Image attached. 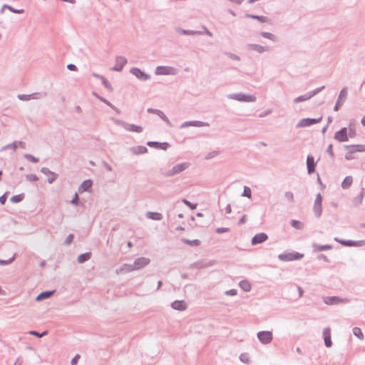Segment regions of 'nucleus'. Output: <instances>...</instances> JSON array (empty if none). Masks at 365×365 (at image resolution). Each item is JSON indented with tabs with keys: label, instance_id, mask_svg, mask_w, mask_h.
<instances>
[{
	"label": "nucleus",
	"instance_id": "cd10ccee",
	"mask_svg": "<svg viewBox=\"0 0 365 365\" xmlns=\"http://www.w3.org/2000/svg\"><path fill=\"white\" fill-rule=\"evenodd\" d=\"M125 130L130 132L141 133L143 128L140 125L126 123Z\"/></svg>",
	"mask_w": 365,
	"mask_h": 365
},
{
	"label": "nucleus",
	"instance_id": "de8ad7c7",
	"mask_svg": "<svg viewBox=\"0 0 365 365\" xmlns=\"http://www.w3.org/2000/svg\"><path fill=\"white\" fill-rule=\"evenodd\" d=\"M290 225L292 227L299 230L302 229L303 227V224L301 222L296 220H292L290 222Z\"/></svg>",
	"mask_w": 365,
	"mask_h": 365
},
{
	"label": "nucleus",
	"instance_id": "e2e57ef3",
	"mask_svg": "<svg viewBox=\"0 0 365 365\" xmlns=\"http://www.w3.org/2000/svg\"><path fill=\"white\" fill-rule=\"evenodd\" d=\"M218 151H212V152H210L208 153L206 156H205V158L207 160H209V159H211V158H213L215 157H216L217 155H218Z\"/></svg>",
	"mask_w": 365,
	"mask_h": 365
},
{
	"label": "nucleus",
	"instance_id": "338daca9",
	"mask_svg": "<svg viewBox=\"0 0 365 365\" xmlns=\"http://www.w3.org/2000/svg\"><path fill=\"white\" fill-rule=\"evenodd\" d=\"M225 294L228 296H235L237 294V291L235 289H231L229 290H227Z\"/></svg>",
	"mask_w": 365,
	"mask_h": 365
},
{
	"label": "nucleus",
	"instance_id": "6e6552de",
	"mask_svg": "<svg viewBox=\"0 0 365 365\" xmlns=\"http://www.w3.org/2000/svg\"><path fill=\"white\" fill-rule=\"evenodd\" d=\"M130 73L134 75L138 79L142 81H146L150 78V76L138 68H132Z\"/></svg>",
	"mask_w": 365,
	"mask_h": 365
},
{
	"label": "nucleus",
	"instance_id": "e433bc0d",
	"mask_svg": "<svg viewBox=\"0 0 365 365\" xmlns=\"http://www.w3.org/2000/svg\"><path fill=\"white\" fill-rule=\"evenodd\" d=\"M260 35L263 37V38H267V39H269L274 42H277V37L272 34V33H269V32H266V31H262L260 33Z\"/></svg>",
	"mask_w": 365,
	"mask_h": 365
},
{
	"label": "nucleus",
	"instance_id": "864d4df0",
	"mask_svg": "<svg viewBox=\"0 0 365 365\" xmlns=\"http://www.w3.org/2000/svg\"><path fill=\"white\" fill-rule=\"evenodd\" d=\"M24 157L27 159L28 160L32 162V163H36L38 162H39V159L31 154H24Z\"/></svg>",
	"mask_w": 365,
	"mask_h": 365
},
{
	"label": "nucleus",
	"instance_id": "dca6fc26",
	"mask_svg": "<svg viewBox=\"0 0 365 365\" xmlns=\"http://www.w3.org/2000/svg\"><path fill=\"white\" fill-rule=\"evenodd\" d=\"M268 239V236L266 233L261 232L255 235L252 238V244L256 245L265 242Z\"/></svg>",
	"mask_w": 365,
	"mask_h": 365
},
{
	"label": "nucleus",
	"instance_id": "412c9836",
	"mask_svg": "<svg viewBox=\"0 0 365 365\" xmlns=\"http://www.w3.org/2000/svg\"><path fill=\"white\" fill-rule=\"evenodd\" d=\"M247 48L249 50L255 51L259 53H262L268 51V48L267 46H263L256 43H249L247 45Z\"/></svg>",
	"mask_w": 365,
	"mask_h": 365
},
{
	"label": "nucleus",
	"instance_id": "c9c22d12",
	"mask_svg": "<svg viewBox=\"0 0 365 365\" xmlns=\"http://www.w3.org/2000/svg\"><path fill=\"white\" fill-rule=\"evenodd\" d=\"M39 95L38 93H35L31 95L19 94L18 98L21 101H29L31 99L38 98L36 96Z\"/></svg>",
	"mask_w": 365,
	"mask_h": 365
},
{
	"label": "nucleus",
	"instance_id": "58836bf2",
	"mask_svg": "<svg viewBox=\"0 0 365 365\" xmlns=\"http://www.w3.org/2000/svg\"><path fill=\"white\" fill-rule=\"evenodd\" d=\"M24 194L21 193L19 195L12 196L10 199V201L13 203H19L24 199Z\"/></svg>",
	"mask_w": 365,
	"mask_h": 365
},
{
	"label": "nucleus",
	"instance_id": "7c9ffc66",
	"mask_svg": "<svg viewBox=\"0 0 365 365\" xmlns=\"http://www.w3.org/2000/svg\"><path fill=\"white\" fill-rule=\"evenodd\" d=\"M313 248H314V251H315V252H321V251L331 250L332 245H320L314 243V244H313Z\"/></svg>",
	"mask_w": 365,
	"mask_h": 365
},
{
	"label": "nucleus",
	"instance_id": "1a4fd4ad",
	"mask_svg": "<svg viewBox=\"0 0 365 365\" xmlns=\"http://www.w3.org/2000/svg\"><path fill=\"white\" fill-rule=\"evenodd\" d=\"M347 96V88H343L340 91V93L338 97V100L336 101L335 106L334 107V111H338L340 107L342 106L343 103L345 101Z\"/></svg>",
	"mask_w": 365,
	"mask_h": 365
},
{
	"label": "nucleus",
	"instance_id": "09e8293b",
	"mask_svg": "<svg viewBox=\"0 0 365 365\" xmlns=\"http://www.w3.org/2000/svg\"><path fill=\"white\" fill-rule=\"evenodd\" d=\"M324 88H325L324 86H322L319 88H317L314 89L313 91L308 92L309 96H310V98H312L313 96H314L315 95L318 94L319 92L323 91L324 89Z\"/></svg>",
	"mask_w": 365,
	"mask_h": 365
},
{
	"label": "nucleus",
	"instance_id": "423d86ee",
	"mask_svg": "<svg viewBox=\"0 0 365 365\" xmlns=\"http://www.w3.org/2000/svg\"><path fill=\"white\" fill-rule=\"evenodd\" d=\"M322 119V117L318 118H303L301 119L297 124V128H305L319 123Z\"/></svg>",
	"mask_w": 365,
	"mask_h": 365
},
{
	"label": "nucleus",
	"instance_id": "052dcab7",
	"mask_svg": "<svg viewBox=\"0 0 365 365\" xmlns=\"http://www.w3.org/2000/svg\"><path fill=\"white\" fill-rule=\"evenodd\" d=\"M57 178H58V175L56 173H53L51 175H48L47 182L49 184H51L57 179Z\"/></svg>",
	"mask_w": 365,
	"mask_h": 365
},
{
	"label": "nucleus",
	"instance_id": "2eb2a0df",
	"mask_svg": "<svg viewBox=\"0 0 365 365\" xmlns=\"http://www.w3.org/2000/svg\"><path fill=\"white\" fill-rule=\"evenodd\" d=\"M127 62V59L125 57L121 56H117L115 58V64L112 70L115 71H121Z\"/></svg>",
	"mask_w": 365,
	"mask_h": 365
},
{
	"label": "nucleus",
	"instance_id": "72a5a7b5",
	"mask_svg": "<svg viewBox=\"0 0 365 365\" xmlns=\"http://www.w3.org/2000/svg\"><path fill=\"white\" fill-rule=\"evenodd\" d=\"M344 148L346 150H349V148H354V151L365 152V145H344Z\"/></svg>",
	"mask_w": 365,
	"mask_h": 365
},
{
	"label": "nucleus",
	"instance_id": "bb28decb",
	"mask_svg": "<svg viewBox=\"0 0 365 365\" xmlns=\"http://www.w3.org/2000/svg\"><path fill=\"white\" fill-rule=\"evenodd\" d=\"M55 292L56 290L42 292L36 297V301L40 302L48 299Z\"/></svg>",
	"mask_w": 365,
	"mask_h": 365
},
{
	"label": "nucleus",
	"instance_id": "f03ea898",
	"mask_svg": "<svg viewBox=\"0 0 365 365\" xmlns=\"http://www.w3.org/2000/svg\"><path fill=\"white\" fill-rule=\"evenodd\" d=\"M190 165V164L188 162L178 163L174 165L170 170L165 173H163L162 174L165 177H172L187 169Z\"/></svg>",
	"mask_w": 365,
	"mask_h": 365
},
{
	"label": "nucleus",
	"instance_id": "8fccbe9b",
	"mask_svg": "<svg viewBox=\"0 0 365 365\" xmlns=\"http://www.w3.org/2000/svg\"><path fill=\"white\" fill-rule=\"evenodd\" d=\"M101 82H102V84L104 86V87L108 91H113V87H112L111 84L108 82V81L105 77H103L101 79Z\"/></svg>",
	"mask_w": 365,
	"mask_h": 365
},
{
	"label": "nucleus",
	"instance_id": "0eeeda50",
	"mask_svg": "<svg viewBox=\"0 0 365 365\" xmlns=\"http://www.w3.org/2000/svg\"><path fill=\"white\" fill-rule=\"evenodd\" d=\"M156 75H175L176 69L171 66H158L155 68Z\"/></svg>",
	"mask_w": 365,
	"mask_h": 365
},
{
	"label": "nucleus",
	"instance_id": "f257e3e1",
	"mask_svg": "<svg viewBox=\"0 0 365 365\" xmlns=\"http://www.w3.org/2000/svg\"><path fill=\"white\" fill-rule=\"evenodd\" d=\"M227 98L240 101V102H255L256 97L253 95L245 94L243 93H230L227 95Z\"/></svg>",
	"mask_w": 365,
	"mask_h": 365
},
{
	"label": "nucleus",
	"instance_id": "a878e982",
	"mask_svg": "<svg viewBox=\"0 0 365 365\" xmlns=\"http://www.w3.org/2000/svg\"><path fill=\"white\" fill-rule=\"evenodd\" d=\"M176 32L181 35H202L203 31H193V30H185L181 28H177Z\"/></svg>",
	"mask_w": 365,
	"mask_h": 365
},
{
	"label": "nucleus",
	"instance_id": "5701e85b",
	"mask_svg": "<svg viewBox=\"0 0 365 365\" xmlns=\"http://www.w3.org/2000/svg\"><path fill=\"white\" fill-rule=\"evenodd\" d=\"M93 182L91 180H85L79 186L78 191L80 192H90L92 187Z\"/></svg>",
	"mask_w": 365,
	"mask_h": 365
},
{
	"label": "nucleus",
	"instance_id": "20e7f679",
	"mask_svg": "<svg viewBox=\"0 0 365 365\" xmlns=\"http://www.w3.org/2000/svg\"><path fill=\"white\" fill-rule=\"evenodd\" d=\"M313 211L317 218L321 217L322 212V196L320 193H318L316 196L313 206Z\"/></svg>",
	"mask_w": 365,
	"mask_h": 365
},
{
	"label": "nucleus",
	"instance_id": "774afa93",
	"mask_svg": "<svg viewBox=\"0 0 365 365\" xmlns=\"http://www.w3.org/2000/svg\"><path fill=\"white\" fill-rule=\"evenodd\" d=\"M79 354H76L75 356L71 359V365H77L78 361L80 359Z\"/></svg>",
	"mask_w": 365,
	"mask_h": 365
},
{
	"label": "nucleus",
	"instance_id": "13d9d810",
	"mask_svg": "<svg viewBox=\"0 0 365 365\" xmlns=\"http://www.w3.org/2000/svg\"><path fill=\"white\" fill-rule=\"evenodd\" d=\"M111 119L116 125L122 126L125 129L126 122H124L120 119H116V118H111Z\"/></svg>",
	"mask_w": 365,
	"mask_h": 365
},
{
	"label": "nucleus",
	"instance_id": "f3484780",
	"mask_svg": "<svg viewBox=\"0 0 365 365\" xmlns=\"http://www.w3.org/2000/svg\"><path fill=\"white\" fill-rule=\"evenodd\" d=\"M147 145L150 148H155L156 149H161L163 150H166L170 147V144L167 142L160 143L157 141H148Z\"/></svg>",
	"mask_w": 365,
	"mask_h": 365
},
{
	"label": "nucleus",
	"instance_id": "f8f14e48",
	"mask_svg": "<svg viewBox=\"0 0 365 365\" xmlns=\"http://www.w3.org/2000/svg\"><path fill=\"white\" fill-rule=\"evenodd\" d=\"M334 138L339 142H346L349 140L348 130L346 128H342L335 133Z\"/></svg>",
	"mask_w": 365,
	"mask_h": 365
},
{
	"label": "nucleus",
	"instance_id": "9d476101",
	"mask_svg": "<svg viewBox=\"0 0 365 365\" xmlns=\"http://www.w3.org/2000/svg\"><path fill=\"white\" fill-rule=\"evenodd\" d=\"M347 299H342L339 297L334 296V297H327L324 299V302L328 305H335L339 304L343 302H347Z\"/></svg>",
	"mask_w": 365,
	"mask_h": 365
},
{
	"label": "nucleus",
	"instance_id": "6e6d98bb",
	"mask_svg": "<svg viewBox=\"0 0 365 365\" xmlns=\"http://www.w3.org/2000/svg\"><path fill=\"white\" fill-rule=\"evenodd\" d=\"M182 202L185 205H187L188 207H190L191 210H195L196 209L197 205V204H193L192 202H190V201H188L186 199H182Z\"/></svg>",
	"mask_w": 365,
	"mask_h": 365
},
{
	"label": "nucleus",
	"instance_id": "393cba45",
	"mask_svg": "<svg viewBox=\"0 0 365 365\" xmlns=\"http://www.w3.org/2000/svg\"><path fill=\"white\" fill-rule=\"evenodd\" d=\"M135 270L133 264H123L119 269L116 270L117 274H124Z\"/></svg>",
	"mask_w": 365,
	"mask_h": 365
},
{
	"label": "nucleus",
	"instance_id": "4be33fe9",
	"mask_svg": "<svg viewBox=\"0 0 365 365\" xmlns=\"http://www.w3.org/2000/svg\"><path fill=\"white\" fill-rule=\"evenodd\" d=\"M323 336L324 340V344L327 347H331L332 345V341L331 339V329L329 327H327L323 331Z\"/></svg>",
	"mask_w": 365,
	"mask_h": 365
},
{
	"label": "nucleus",
	"instance_id": "0e129e2a",
	"mask_svg": "<svg viewBox=\"0 0 365 365\" xmlns=\"http://www.w3.org/2000/svg\"><path fill=\"white\" fill-rule=\"evenodd\" d=\"M229 58H230L232 60H235V61H240V57L235 53H230V52H227L225 53Z\"/></svg>",
	"mask_w": 365,
	"mask_h": 365
},
{
	"label": "nucleus",
	"instance_id": "7ed1b4c3",
	"mask_svg": "<svg viewBox=\"0 0 365 365\" xmlns=\"http://www.w3.org/2000/svg\"><path fill=\"white\" fill-rule=\"evenodd\" d=\"M304 257V254L299 253L295 251L283 252L278 255V259L280 261L289 262L300 259Z\"/></svg>",
	"mask_w": 365,
	"mask_h": 365
},
{
	"label": "nucleus",
	"instance_id": "c03bdc74",
	"mask_svg": "<svg viewBox=\"0 0 365 365\" xmlns=\"http://www.w3.org/2000/svg\"><path fill=\"white\" fill-rule=\"evenodd\" d=\"M353 334H354V336H356L359 339H364V334H363L361 329L359 328V327H354L353 329Z\"/></svg>",
	"mask_w": 365,
	"mask_h": 365
},
{
	"label": "nucleus",
	"instance_id": "c85d7f7f",
	"mask_svg": "<svg viewBox=\"0 0 365 365\" xmlns=\"http://www.w3.org/2000/svg\"><path fill=\"white\" fill-rule=\"evenodd\" d=\"M93 96H96L98 99H99L101 101L103 102L104 103H106L107 106H108L109 107H110L113 110H114L117 113H120V110L115 107L113 104H112L110 101H108L107 99H106L105 98L98 95L97 93H93Z\"/></svg>",
	"mask_w": 365,
	"mask_h": 365
},
{
	"label": "nucleus",
	"instance_id": "79ce46f5",
	"mask_svg": "<svg viewBox=\"0 0 365 365\" xmlns=\"http://www.w3.org/2000/svg\"><path fill=\"white\" fill-rule=\"evenodd\" d=\"M364 191L365 190L362 188L361 192L354 199V203L355 204V205H358L362 202Z\"/></svg>",
	"mask_w": 365,
	"mask_h": 365
},
{
	"label": "nucleus",
	"instance_id": "a211bd4d",
	"mask_svg": "<svg viewBox=\"0 0 365 365\" xmlns=\"http://www.w3.org/2000/svg\"><path fill=\"white\" fill-rule=\"evenodd\" d=\"M147 111L149 113L156 114V115H158L168 125H170V120L168 118V117L164 114V113L162 110L150 108H148Z\"/></svg>",
	"mask_w": 365,
	"mask_h": 365
},
{
	"label": "nucleus",
	"instance_id": "4d7b16f0",
	"mask_svg": "<svg viewBox=\"0 0 365 365\" xmlns=\"http://www.w3.org/2000/svg\"><path fill=\"white\" fill-rule=\"evenodd\" d=\"M25 177H26V180L30 182H35L38 180V178L35 174H26L25 175Z\"/></svg>",
	"mask_w": 365,
	"mask_h": 365
},
{
	"label": "nucleus",
	"instance_id": "680f3d73",
	"mask_svg": "<svg viewBox=\"0 0 365 365\" xmlns=\"http://www.w3.org/2000/svg\"><path fill=\"white\" fill-rule=\"evenodd\" d=\"M74 238V235L73 234H70L67 236L66 240H64V244L66 245H69L72 243Z\"/></svg>",
	"mask_w": 365,
	"mask_h": 365
},
{
	"label": "nucleus",
	"instance_id": "39448f33",
	"mask_svg": "<svg viewBox=\"0 0 365 365\" xmlns=\"http://www.w3.org/2000/svg\"><path fill=\"white\" fill-rule=\"evenodd\" d=\"M257 339L263 344H269L272 339V332L269 331H261L257 334Z\"/></svg>",
	"mask_w": 365,
	"mask_h": 365
},
{
	"label": "nucleus",
	"instance_id": "6ab92c4d",
	"mask_svg": "<svg viewBox=\"0 0 365 365\" xmlns=\"http://www.w3.org/2000/svg\"><path fill=\"white\" fill-rule=\"evenodd\" d=\"M307 166L308 174H312L315 172L316 164L314 157L311 155H307Z\"/></svg>",
	"mask_w": 365,
	"mask_h": 365
},
{
	"label": "nucleus",
	"instance_id": "37998d69",
	"mask_svg": "<svg viewBox=\"0 0 365 365\" xmlns=\"http://www.w3.org/2000/svg\"><path fill=\"white\" fill-rule=\"evenodd\" d=\"M16 254H14L11 258L9 259H0V265H8L11 264L14 259H16Z\"/></svg>",
	"mask_w": 365,
	"mask_h": 365
},
{
	"label": "nucleus",
	"instance_id": "4468645a",
	"mask_svg": "<svg viewBox=\"0 0 365 365\" xmlns=\"http://www.w3.org/2000/svg\"><path fill=\"white\" fill-rule=\"evenodd\" d=\"M189 126H195V127L209 126V123H206V122L200 121V120L185 121L180 125V128L181 129H182V128H185Z\"/></svg>",
	"mask_w": 365,
	"mask_h": 365
},
{
	"label": "nucleus",
	"instance_id": "c756f323",
	"mask_svg": "<svg viewBox=\"0 0 365 365\" xmlns=\"http://www.w3.org/2000/svg\"><path fill=\"white\" fill-rule=\"evenodd\" d=\"M245 16L247 18H250L252 19L258 20L259 21H260L262 23L269 22V19L267 16H258V15H255V14H247L245 15Z\"/></svg>",
	"mask_w": 365,
	"mask_h": 365
},
{
	"label": "nucleus",
	"instance_id": "473e14b6",
	"mask_svg": "<svg viewBox=\"0 0 365 365\" xmlns=\"http://www.w3.org/2000/svg\"><path fill=\"white\" fill-rule=\"evenodd\" d=\"M91 257V252H85V253L81 254L78 255V257L77 258V262L79 264H83V263L86 262V261H88V259H90Z\"/></svg>",
	"mask_w": 365,
	"mask_h": 365
},
{
	"label": "nucleus",
	"instance_id": "2f4dec72",
	"mask_svg": "<svg viewBox=\"0 0 365 365\" xmlns=\"http://www.w3.org/2000/svg\"><path fill=\"white\" fill-rule=\"evenodd\" d=\"M146 217L153 220H161L163 219V215L157 212H148Z\"/></svg>",
	"mask_w": 365,
	"mask_h": 365
},
{
	"label": "nucleus",
	"instance_id": "ddd939ff",
	"mask_svg": "<svg viewBox=\"0 0 365 365\" xmlns=\"http://www.w3.org/2000/svg\"><path fill=\"white\" fill-rule=\"evenodd\" d=\"M150 263V259L144 257H140L135 259L133 263V266H134L135 270L142 269L145 267Z\"/></svg>",
	"mask_w": 365,
	"mask_h": 365
},
{
	"label": "nucleus",
	"instance_id": "9b49d317",
	"mask_svg": "<svg viewBox=\"0 0 365 365\" xmlns=\"http://www.w3.org/2000/svg\"><path fill=\"white\" fill-rule=\"evenodd\" d=\"M334 240L339 242L344 246L351 247V246H362L365 245V240H359V241H353V240H339L338 237H335Z\"/></svg>",
	"mask_w": 365,
	"mask_h": 365
},
{
	"label": "nucleus",
	"instance_id": "b1692460",
	"mask_svg": "<svg viewBox=\"0 0 365 365\" xmlns=\"http://www.w3.org/2000/svg\"><path fill=\"white\" fill-rule=\"evenodd\" d=\"M129 150L133 155H140L148 153V148L143 145L131 147Z\"/></svg>",
	"mask_w": 365,
	"mask_h": 365
},
{
	"label": "nucleus",
	"instance_id": "f704fd0d",
	"mask_svg": "<svg viewBox=\"0 0 365 365\" xmlns=\"http://www.w3.org/2000/svg\"><path fill=\"white\" fill-rule=\"evenodd\" d=\"M353 182V178L351 176H346L341 182V187L343 189H348Z\"/></svg>",
	"mask_w": 365,
	"mask_h": 365
},
{
	"label": "nucleus",
	"instance_id": "603ef678",
	"mask_svg": "<svg viewBox=\"0 0 365 365\" xmlns=\"http://www.w3.org/2000/svg\"><path fill=\"white\" fill-rule=\"evenodd\" d=\"M243 197H246L247 198H251L252 197V191H251V189L247 187V186H245L244 187V189H243V192H242V195Z\"/></svg>",
	"mask_w": 365,
	"mask_h": 365
},
{
	"label": "nucleus",
	"instance_id": "a19ab883",
	"mask_svg": "<svg viewBox=\"0 0 365 365\" xmlns=\"http://www.w3.org/2000/svg\"><path fill=\"white\" fill-rule=\"evenodd\" d=\"M182 241L187 244V245H189L190 246H195V247H197L200 245V241L199 240H188V239H183Z\"/></svg>",
	"mask_w": 365,
	"mask_h": 365
},
{
	"label": "nucleus",
	"instance_id": "ea45409f",
	"mask_svg": "<svg viewBox=\"0 0 365 365\" xmlns=\"http://www.w3.org/2000/svg\"><path fill=\"white\" fill-rule=\"evenodd\" d=\"M310 96H309V93H307L304 95H302V96H299L297 98H295L294 99V103H300V102H303V101H307L309 99H310Z\"/></svg>",
	"mask_w": 365,
	"mask_h": 365
},
{
	"label": "nucleus",
	"instance_id": "aec40b11",
	"mask_svg": "<svg viewBox=\"0 0 365 365\" xmlns=\"http://www.w3.org/2000/svg\"><path fill=\"white\" fill-rule=\"evenodd\" d=\"M187 304L184 300H175L171 303V307L178 311H184L187 309Z\"/></svg>",
	"mask_w": 365,
	"mask_h": 365
},
{
	"label": "nucleus",
	"instance_id": "4c0bfd02",
	"mask_svg": "<svg viewBox=\"0 0 365 365\" xmlns=\"http://www.w3.org/2000/svg\"><path fill=\"white\" fill-rule=\"evenodd\" d=\"M239 286L245 292H249L251 289V284L247 280H242L239 283Z\"/></svg>",
	"mask_w": 365,
	"mask_h": 365
},
{
	"label": "nucleus",
	"instance_id": "a18cd8bd",
	"mask_svg": "<svg viewBox=\"0 0 365 365\" xmlns=\"http://www.w3.org/2000/svg\"><path fill=\"white\" fill-rule=\"evenodd\" d=\"M16 148H17V142L14 141L12 143H9V144L6 145L5 146H4L1 149V151L5 150H7V149H12L14 151H15L16 150Z\"/></svg>",
	"mask_w": 365,
	"mask_h": 365
},
{
	"label": "nucleus",
	"instance_id": "69168bd1",
	"mask_svg": "<svg viewBox=\"0 0 365 365\" xmlns=\"http://www.w3.org/2000/svg\"><path fill=\"white\" fill-rule=\"evenodd\" d=\"M41 172L48 176L53 173V172L51 171L48 168L46 167L41 168Z\"/></svg>",
	"mask_w": 365,
	"mask_h": 365
},
{
	"label": "nucleus",
	"instance_id": "3c124183",
	"mask_svg": "<svg viewBox=\"0 0 365 365\" xmlns=\"http://www.w3.org/2000/svg\"><path fill=\"white\" fill-rule=\"evenodd\" d=\"M71 203L76 206H83V203H80L79 197L77 192L75 193L73 198L71 200Z\"/></svg>",
	"mask_w": 365,
	"mask_h": 365
},
{
	"label": "nucleus",
	"instance_id": "bf43d9fd",
	"mask_svg": "<svg viewBox=\"0 0 365 365\" xmlns=\"http://www.w3.org/2000/svg\"><path fill=\"white\" fill-rule=\"evenodd\" d=\"M349 149H350V150L348 151L346 153V154L345 155V158L347 160H350L354 159V157H353L352 154L356 152V151H354V148H349Z\"/></svg>",
	"mask_w": 365,
	"mask_h": 365
},
{
	"label": "nucleus",
	"instance_id": "5fc2aeb1",
	"mask_svg": "<svg viewBox=\"0 0 365 365\" xmlns=\"http://www.w3.org/2000/svg\"><path fill=\"white\" fill-rule=\"evenodd\" d=\"M284 197L289 202H294V194L291 191H287L284 192Z\"/></svg>",
	"mask_w": 365,
	"mask_h": 365
},
{
	"label": "nucleus",
	"instance_id": "49530a36",
	"mask_svg": "<svg viewBox=\"0 0 365 365\" xmlns=\"http://www.w3.org/2000/svg\"><path fill=\"white\" fill-rule=\"evenodd\" d=\"M29 334L30 335L35 336H36V337H38V338H41V337H43V336H46V335H47V334H48V331H43V332H41V333L38 332V331H30L29 332Z\"/></svg>",
	"mask_w": 365,
	"mask_h": 365
}]
</instances>
